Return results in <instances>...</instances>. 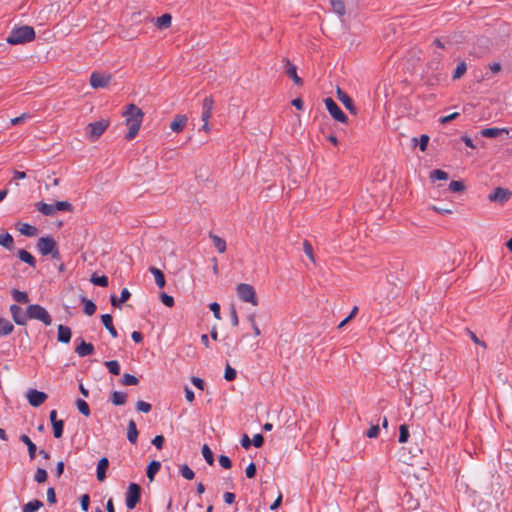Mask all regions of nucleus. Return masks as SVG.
I'll use <instances>...</instances> for the list:
<instances>
[{
	"mask_svg": "<svg viewBox=\"0 0 512 512\" xmlns=\"http://www.w3.org/2000/svg\"><path fill=\"white\" fill-rule=\"evenodd\" d=\"M136 408L140 412L148 413V412L151 411L152 406H151V404H149V403H147L145 401L140 400V401L137 402Z\"/></svg>",
	"mask_w": 512,
	"mask_h": 512,
	"instance_id": "nucleus-52",
	"label": "nucleus"
},
{
	"mask_svg": "<svg viewBox=\"0 0 512 512\" xmlns=\"http://www.w3.org/2000/svg\"><path fill=\"white\" fill-rule=\"evenodd\" d=\"M81 302L84 305L85 314L91 316L95 313L97 307L93 301L87 299L85 296H81Z\"/></svg>",
	"mask_w": 512,
	"mask_h": 512,
	"instance_id": "nucleus-33",
	"label": "nucleus"
},
{
	"mask_svg": "<svg viewBox=\"0 0 512 512\" xmlns=\"http://www.w3.org/2000/svg\"><path fill=\"white\" fill-rule=\"evenodd\" d=\"M149 271L153 274V276L155 278L156 285L159 288H163L165 286V283H166L165 276H164L163 272L160 269H158V268H156L154 266H151L149 268Z\"/></svg>",
	"mask_w": 512,
	"mask_h": 512,
	"instance_id": "nucleus-27",
	"label": "nucleus"
},
{
	"mask_svg": "<svg viewBox=\"0 0 512 512\" xmlns=\"http://www.w3.org/2000/svg\"><path fill=\"white\" fill-rule=\"evenodd\" d=\"M219 463L225 469H229L232 466V462H231L230 458L225 455H220Z\"/></svg>",
	"mask_w": 512,
	"mask_h": 512,
	"instance_id": "nucleus-56",
	"label": "nucleus"
},
{
	"mask_svg": "<svg viewBox=\"0 0 512 512\" xmlns=\"http://www.w3.org/2000/svg\"><path fill=\"white\" fill-rule=\"evenodd\" d=\"M111 81V75L93 72L90 76V84L94 89L105 88Z\"/></svg>",
	"mask_w": 512,
	"mask_h": 512,
	"instance_id": "nucleus-10",
	"label": "nucleus"
},
{
	"mask_svg": "<svg viewBox=\"0 0 512 512\" xmlns=\"http://www.w3.org/2000/svg\"><path fill=\"white\" fill-rule=\"evenodd\" d=\"M202 455L209 465H213V463H214L213 452L211 451L209 446L206 444H204L202 447Z\"/></svg>",
	"mask_w": 512,
	"mask_h": 512,
	"instance_id": "nucleus-42",
	"label": "nucleus"
},
{
	"mask_svg": "<svg viewBox=\"0 0 512 512\" xmlns=\"http://www.w3.org/2000/svg\"><path fill=\"white\" fill-rule=\"evenodd\" d=\"M37 248L43 256L51 254L55 259L60 258L56 241L50 236L40 237L37 241Z\"/></svg>",
	"mask_w": 512,
	"mask_h": 512,
	"instance_id": "nucleus-3",
	"label": "nucleus"
},
{
	"mask_svg": "<svg viewBox=\"0 0 512 512\" xmlns=\"http://www.w3.org/2000/svg\"><path fill=\"white\" fill-rule=\"evenodd\" d=\"M430 177L432 180H447L449 175L441 169H436L431 172Z\"/></svg>",
	"mask_w": 512,
	"mask_h": 512,
	"instance_id": "nucleus-45",
	"label": "nucleus"
},
{
	"mask_svg": "<svg viewBox=\"0 0 512 512\" xmlns=\"http://www.w3.org/2000/svg\"><path fill=\"white\" fill-rule=\"evenodd\" d=\"M429 143V136L426 134L421 135L419 139V148L421 151H425L427 149Z\"/></svg>",
	"mask_w": 512,
	"mask_h": 512,
	"instance_id": "nucleus-57",
	"label": "nucleus"
},
{
	"mask_svg": "<svg viewBox=\"0 0 512 512\" xmlns=\"http://www.w3.org/2000/svg\"><path fill=\"white\" fill-rule=\"evenodd\" d=\"M43 506V502L35 499L26 503L23 507V512H36Z\"/></svg>",
	"mask_w": 512,
	"mask_h": 512,
	"instance_id": "nucleus-34",
	"label": "nucleus"
},
{
	"mask_svg": "<svg viewBox=\"0 0 512 512\" xmlns=\"http://www.w3.org/2000/svg\"><path fill=\"white\" fill-rule=\"evenodd\" d=\"M464 189H465V186L462 181L453 180L449 184V190L451 192L457 193V192L463 191Z\"/></svg>",
	"mask_w": 512,
	"mask_h": 512,
	"instance_id": "nucleus-49",
	"label": "nucleus"
},
{
	"mask_svg": "<svg viewBox=\"0 0 512 512\" xmlns=\"http://www.w3.org/2000/svg\"><path fill=\"white\" fill-rule=\"evenodd\" d=\"M20 440L26 444L27 448H28V453H29V457L31 460L35 459L36 457V451H37V448H36V445L31 441V439L23 434L20 436Z\"/></svg>",
	"mask_w": 512,
	"mask_h": 512,
	"instance_id": "nucleus-29",
	"label": "nucleus"
},
{
	"mask_svg": "<svg viewBox=\"0 0 512 512\" xmlns=\"http://www.w3.org/2000/svg\"><path fill=\"white\" fill-rule=\"evenodd\" d=\"M90 281L94 285H97V286H100V287H107L108 286V277L105 276V275L98 276L96 273H94L91 276Z\"/></svg>",
	"mask_w": 512,
	"mask_h": 512,
	"instance_id": "nucleus-37",
	"label": "nucleus"
},
{
	"mask_svg": "<svg viewBox=\"0 0 512 512\" xmlns=\"http://www.w3.org/2000/svg\"><path fill=\"white\" fill-rule=\"evenodd\" d=\"M210 238L219 253H224L226 251V242L224 239L215 234H210Z\"/></svg>",
	"mask_w": 512,
	"mask_h": 512,
	"instance_id": "nucleus-32",
	"label": "nucleus"
},
{
	"mask_svg": "<svg viewBox=\"0 0 512 512\" xmlns=\"http://www.w3.org/2000/svg\"><path fill=\"white\" fill-rule=\"evenodd\" d=\"M101 321H102L103 325L105 326V328L109 331L110 335L113 338H117L118 332L113 325L112 316L110 314H103L101 316Z\"/></svg>",
	"mask_w": 512,
	"mask_h": 512,
	"instance_id": "nucleus-21",
	"label": "nucleus"
},
{
	"mask_svg": "<svg viewBox=\"0 0 512 512\" xmlns=\"http://www.w3.org/2000/svg\"><path fill=\"white\" fill-rule=\"evenodd\" d=\"M18 230L22 235L28 237H34L38 234V229L35 226L30 225L28 223H19Z\"/></svg>",
	"mask_w": 512,
	"mask_h": 512,
	"instance_id": "nucleus-22",
	"label": "nucleus"
},
{
	"mask_svg": "<svg viewBox=\"0 0 512 512\" xmlns=\"http://www.w3.org/2000/svg\"><path fill=\"white\" fill-rule=\"evenodd\" d=\"M55 211H72L73 210V207L71 205V203L67 202V201H58L56 202L55 204Z\"/></svg>",
	"mask_w": 512,
	"mask_h": 512,
	"instance_id": "nucleus-47",
	"label": "nucleus"
},
{
	"mask_svg": "<svg viewBox=\"0 0 512 512\" xmlns=\"http://www.w3.org/2000/svg\"><path fill=\"white\" fill-rule=\"evenodd\" d=\"M330 4L333 8V11L339 16H343L345 14V5L343 0H330Z\"/></svg>",
	"mask_w": 512,
	"mask_h": 512,
	"instance_id": "nucleus-38",
	"label": "nucleus"
},
{
	"mask_svg": "<svg viewBox=\"0 0 512 512\" xmlns=\"http://www.w3.org/2000/svg\"><path fill=\"white\" fill-rule=\"evenodd\" d=\"M34 39L35 31L33 27L24 25L13 28L9 36L6 38V41L10 45H18L31 42Z\"/></svg>",
	"mask_w": 512,
	"mask_h": 512,
	"instance_id": "nucleus-2",
	"label": "nucleus"
},
{
	"mask_svg": "<svg viewBox=\"0 0 512 512\" xmlns=\"http://www.w3.org/2000/svg\"><path fill=\"white\" fill-rule=\"evenodd\" d=\"M152 444L157 449H161L163 447V444H164V437L162 435L155 436L154 439L152 440Z\"/></svg>",
	"mask_w": 512,
	"mask_h": 512,
	"instance_id": "nucleus-61",
	"label": "nucleus"
},
{
	"mask_svg": "<svg viewBox=\"0 0 512 512\" xmlns=\"http://www.w3.org/2000/svg\"><path fill=\"white\" fill-rule=\"evenodd\" d=\"M337 98L350 113L354 115L357 114V109L354 105L352 98L340 88L337 89Z\"/></svg>",
	"mask_w": 512,
	"mask_h": 512,
	"instance_id": "nucleus-13",
	"label": "nucleus"
},
{
	"mask_svg": "<svg viewBox=\"0 0 512 512\" xmlns=\"http://www.w3.org/2000/svg\"><path fill=\"white\" fill-rule=\"evenodd\" d=\"M236 292L240 300L246 303H251L253 306L258 305L256 291L252 285L240 283L236 287Z\"/></svg>",
	"mask_w": 512,
	"mask_h": 512,
	"instance_id": "nucleus-5",
	"label": "nucleus"
},
{
	"mask_svg": "<svg viewBox=\"0 0 512 512\" xmlns=\"http://www.w3.org/2000/svg\"><path fill=\"white\" fill-rule=\"evenodd\" d=\"M380 432L379 425H372L367 431L366 436L368 438H376Z\"/></svg>",
	"mask_w": 512,
	"mask_h": 512,
	"instance_id": "nucleus-53",
	"label": "nucleus"
},
{
	"mask_svg": "<svg viewBox=\"0 0 512 512\" xmlns=\"http://www.w3.org/2000/svg\"><path fill=\"white\" fill-rule=\"evenodd\" d=\"M214 107V101L212 97H205L202 104V121H208L211 117L212 110Z\"/></svg>",
	"mask_w": 512,
	"mask_h": 512,
	"instance_id": "nucleus-17",
	"label": "nucleus"
},
{
	"mask_svg": "<svg viewBox=\"0 0 512 512\" xmlns=\"http://www.w3.org/2000/svg\"><path fill=\"white\" fill-rule=\"evenodd\" d=\"M71 329L68 326L65 325H59L58 326V335L57 339L61 343H69L71 340Z\"/></svg>",
	"mask_w": 512,
	"mask_h": 512,
	"instance_id": "nucleus-20",
	"label": "nucleus"
},
{
	"mask_svg": "<svg viewBox=\"0 0 512 512\" xmlns=\"http://www.w3.org/2000/svg\"><path fill=\"white\" fill-rule=\"evenodd\" d=\"M47 501L50 504H55L56 503V494H55L54 488H52V487L47 489Z\"/></svg>",
	"mask_w": 512,
	"mask_h": 512,
	"instance_id": "nucleus-60",
	"label": "nucleus"
},
{
	"mask_svg": "<svg viewBox=\"0 0 512 512\" xmlns=\"http://www.w3.org/2000/svg\"><path fill=\"white\" fill-rule=\"evenodd\" d=\"M11 295H12L13 299L18 303L26 304L29 302L28 294L24 291H20L18 289H12Z\"/></svg>",
	"mask_w": 512,
	"mask_h": 512,
	"instance_id": "nucleus-31",
	"label": "nucleus"
},
{
	"mask_svg": "<svg viewBox=\"0 0 512 512\" xmlns=\"http://www.w3.org/2000/svg\"><path fill=\"white\" fill-rule=\"evenodd\" d=\"M34 479L37 483H44L47 480V471L43 468H37Z\"/></svg>",
	"mask_w": 512,
	"mask_h": 512,
	"instance_id": "nucleus-48",
	"label": "nucleus"
},
{
	"mask_svg": "<svg viewBox=\"0 0 512 512\" xmlns=\"http://www.w3.org/2000/svg\"><path fill=\"white\" fill-rule=\"evenodd\" d=\"M18 257L21 261L27 263L29 266L35 268L36 267V259L34 256L26 251L25 249L18 250Z\"/></svg>",
	"mask_w": 512,
	"mask_h": 512,
	"instance_id": "nucleus-25",
	"label": "nucleus"
},
{
	"mask_svg": "<svg viewBox=\"0 0 512 512\" xmlns=\"http://www.w3.org/2000/svg\"><path fill=\"white\" fill-rule=\"evenodd\" d=\"M110 121L108 119H101L96 122L89 123L86 126V136L90 141L97 140L109 127Z\"/></svg>",
	"mask_w": 512,
	"mask_h": 512,
	"instance_id": "nucleus-4",
	"label": "nucleus"
},
{
	"mask_svg": "<svg viewBox=\"0 0 512 512\" xmlns=\"http://www.w3.org/2000/svg\"><path fill=\"white\" fill-rule=\"evenodd\" d=\"M172 17L170 14H163L157 18L156 25L159 29H166L171 25Z\"/></svg>",
	"mask_w": 512,
	"mask_h": 512,
	"instance_id": "nucleus-36",
	"label": "nucleus"
},
{
	"mask_svg": "<svg viewBox=\"0 0 512 512\" xmlns=\"http://www.w3.org/2000/svg\"><path fill=\"white\" fill-rule=\"evenodd\" d=\"M52 427H53V435L55 438H61L62 435H63V427H64V422L63 420H59L57 422H54L52 424Z\"/></svg>",
	"mask_w": 512,
	"mask_h": 512,
	"instance_id": "nucleus-44",
	"label": "nucleus"
},
{
	"mask_svg": "<svg viewBox=\"0 0 512 512\" xmlns=\"http://www.w3.org/2000/svg\"><path fill=\"white\" fill-rule=\"evenodd\" d=\"M126 399H127V395L124 392L114 391L112 393L111 401L114 405H117V406L123 405V404H125Z\"/></svg>",
	"mask_w": 512,
	"mask_h": 512,
	"instance_id": "nucleus-35",
	"label": "nucleus"
},
{
	"mask_svg": "<svg viewBox=\"0 0 512 512\" xmlns=\"http://www.w3.org/2000/svg\"><path fill=\"white\" fill-rule=\"evenodd\" d=\"M161 468V463L159 461L153 460L151 461L146 470V475L150 481H153L155 478V475L158 473V471Z\"/></svg>",
	"mask_w": 512,
	"mask_h": 512,
	"instance_id": "nucleus-26",
	"label": "nucleus"
},
{
	"mask_svg": "<svg viewBox=\"0 0 512 512\" xmlns=\"http://www.w3.org/2000/svg\"><path fill=\"white\" fill-rule=\"evenodd\" d=\"M127 439L130 443L136 444L138 440V430L134 420H130L127 428Z\"/></svg>",
	"mask_w": 512,
	"mask_h": 512,
	"instance_id": "nucleus-24",
	"label": "nucleus"
},
{
	"mask_svg": "<svg viewBox=\"0 0 512 512\" xmlns=\"http://www.w3.org/2000/svg\"><path fill=\"white\" fill-rule=\"evenodd\" d=\"M121 383H122V385H125V386H134L139 383V379L137 377H135L134 375L125 373L123 375Z\"/></svg>",
	"mask_w": 512,
	"mask_h": 512,
	"instance_id": "nucleus-39",
	"label": "nucleus"
},
{
	"mask_svg": "<svg viewBox=\"0 0 512 512\" xmlns=\"http://www.w3.org/2000/svg\"><path fill=\"white\" fill-rule=\"evenodd\" d=\"M28 319L39 320L46 326H49L52 323V318L48 311L43 306L38 304H31L28 306Z\"/></svg>",
	"mask_w": 512,
	"mask_h": 512,
	"instance_id": "nucleus-6",
	"label": "nucleus"
},
{
	"mask_svg": "<svg viewBox=\"0 0 512 512\" xmlns=\"http://www.w3.org/2000/svg\"><path fill=\"white\" fill-rule=\"evenodd\" d=\"M125 117L126 125L128 126V132L126 134L127 140L135 138L141 127L144 113L143 111L134 104H129L126 110L123 112Z\"/></svg>",
	"mask_w": 512,
	"mask_h": 512,
	"instance_id": "nucleus-1",
	"label": "nucleus"
},
{
	"mask_svg": "<svg viewBox=\"0 0 512 512\" xmlns=\"http://www.w3.org/2000/svg\"><path fill=\"white\" fill-rule=\"evenodd\" d=\"M161 301L167 307H172L174 305V298L166 293L161 294Z\"/></svg>",
	"mask_w": 512,
	"mask_h": 512,
	"instance_id": "nucleus-55",
	"label": "nucleus"
},
{
	"mask_svg": "<svg viewBox=\"0 0 512 512\" xmlns=\"http://www.w3.org/2000/svg\"><path fill=\"white\" fill-rule=\"evenodd\" d=\"M303 249H304V252L305 254L312 260L314 261V256H313V247L311 245V243L307 240L304 241L303 243Z\"/></svg>",
	"mask_w": 512,
	"mask_h": 512,
	"instance_id": "nucleus-54",
	"label": "nucleus"
},
{
	"mask_svg": "<svg viewBox=\"0 0 512 512\" xmlns=\"http://www.w3.org/2000/svg\"><path fill=\"white\" fill-rule=\"evenodd\" d=\"M409 438V430L407 425L403 424L399 427V439L400 443H406Z\"/></svg>",
	"mask_w": 512,
	"mask_h": 512,
	"instance_id": "nucleus-46",
	"label": "nucleus"
},
{
	"mask_svg": "<svg viewBox=\"0 0 512 512\" xmlns=\"http://www.w3.org/2000/svg\"><path fill=\"white\" fill-rule=\"evenodd\" d=\"M94 346L91 343L85 342L83 339H81L79 345L75 348V352L80 357H85L92 355L94 353Z\"/></svg>",
	"mask_w": 512,
	"mask_h": 512,
	"instance_id": "nucleus-18",
	"label": "nucleus"
},
{
	"mask_svg": "<svg viewBox=\"0 0 512 512\" xmlns=\"http://www.w3.org/2000/svg\"><path fill=\"white\" fill-rule=\"evenodd\" d=\"M283 62L285 64V73L287 74V76L290 77L296 85H302L303 81L297 74V67L294 64H292L287 58H284Z\"/></svg>",
	"mask_w": 512,
	"mask_h": 512,
	"instance_id": "nucleus-14",
	"label": "nucleus"
},
{
	"mask_svg": "<svg viewBox=\"0 0 512 512\" xmlns=\"http://www.w3.org/2000/svg\"><path fill=\"white\" fill-rule=\"evenodd\" d=\"M47 399L46 393L42 391H38L36 389H30L27 392V400L29 404L33 407H39L41 404L45 402Z\"/></svg>",
	"mask_w": 512,
	"mask_h": 512,
	"instance_id": "nucleus-12",
	"label": "nucleus"
},
{
	"mask_svg": "<svg viewBox=\"0 0 512 512\" xmlns=\"http://www.w3.org/2000/svg\"><path fill=\"white\" fill-rule=\"evenodd\" d=\"M191 382L198 389L204 390L205 383H204V381L201 378L194 376V377L191 378Z\"/></svg>",
	"mask_w": 512,
	"mask_h": 512,
	"instance_id": "nucleus-64",
	"label": "nucleus"
},
{
	"mask_svg": "<svg viewBox=\"0 0 512 512\" xmlns=\"http://www.w3.org/2000/svg\"><path fill=\"white\" fill-rule=\"evenodd\" d=\"M54 207V204H47L44 202H39L36 204L37 210L45 216H53L56 213Z\"/></svg>",
	"mask_w": 512,
	"mask_h": 512,
	"instance_id": "nucleus-28",
	"label": "nucleus"
},
{
	"mask_svg": "<svg viewBox=\"0 0 512 512\" xmlns=\"http://www.w3.org/2000/svg\"><path fill=\"white\" fill-rule=\"evenodd\" d=\"M108 466L109 460L106 457H103L98 461L96 469V476L98 481L102 482L106 479V470Z\"/></svg>",
	"mask_w": 512,
	"mask_h": 512,
	"instance_id": "nucleus-19",
	"label": "nucleus"
},
{
	"mask_svg": "<svg viewBox=\"0 0 512 512\" xmlns=\"http://www.w3.org/2000/svg\"><path fill=\"white\" fill-rule=\"evenodd\" d=\"M510 129L508 128H484L480 131V135L486 138H496L502 134H509Z\"/></svg>",
	"mask_w": 512,
	"mask_h": 512,
	"instance_id": "nucleus-15",
	"label": "nucleus"
},
{
	"mask_svg": "<svg viewBox=\"0 0 512 512\" xmlns=\"http://www.w3.org/2000/svg\"><path fill=\"white\" fill-rule=\"evenodd\" d=\"M466 70H467L466 63L465 62H460L457 65V67H456V69L454 71L453 78L454 79H459L462 75H464Z\"/></svg>",
	"mask_w": 512,
	"mask_h": 512,
	"instance_id": "nucleus-50",
	"label": "nucleus"
},
{
	"mask_svg": "<svg viewBox=\"0 0 512 512\" xmlns=\"http://www.w3.org/2000/svg\"><path fill=\"white\" fill-rule=\"evenodd\" d=\"M459 115H460V114H459L458 112H454V113H452V114H449V115H447V116H444V117L440 118V122H441L442 124H447V123H449L450 121H452V120L456 119L457 117H459Z\"/></svg>",
	"mask_w": 512,
	"mask_h": 512,
	"instance_id": "nucleus-63",
	"label": "nucleus"
},
{
	"mask_svg": "<svg viewBox=\"0 0 512 512\" xmlns=\"http://www.w3.org/2000/svg\"><path fill=\"white\" fill-rule=\"evenodd\" d=\"M14 239L8 232L0 234V245L8 250L13 249Z\"/></svg>",
	"mask_w": 512,
	"mask_h": 512,
	"instance_id": "nucleus-30",
	"label": "nucleus"
},
{
	"mask_svg": "<svg viewBox=\"0 0 512 512\" xmlns=\"http://www.w3.org/2000/svg\"><path fill=\"white\" fill-rule=\"evenodd\" d=\"M236 375H237L236 370L234 368H232L230 365H227L225 368L224 378L227 381H233L236 378Z\"/></svg>",
	"mask_w": 512,
	"mask_h": 512,
	"instance_id": "nucleus-51",
	"label": "nucleus"
},
{
	"mask_svg": "<svg viewBox=\"0 0 512 512\" xmlns=\"http://www.w3.org/2000/svg\"><path fill=\"white\" fill-rule=\"evenodd\" d=\"M105 366L108 371L113 375H119L120 373V365L116 360H110L105 362Z\"/></svg>",
	"mask_w": 512,
	"mask_h": 512,
	"instance_id": "nucleus-41",
	"label": "nucleus"
},
{
	"mask_svg": "<svg viewBox=\"0 0 512 512\" xmlns=\"http://www.w3.org/2000/svg\"><path fill=\"white\" fill-rule=\"evenodd\" d=\"M187 121H188V118L186 115H183V114L176 115L174 117L173 121L170 123V129L173 132L179 133L184 129V127L187 124Z\"/></svg>",
	"mask_w": 512,
	"mask_h": 512,
	"instance_id": "nucleus-16",
	"label": "nucleus"
},
{
	"mask_svg": "<svg viewBox=\"0 0 512 512\" xmlns=\"http://www.w3.org/2000/svg\"><path fill=\"white\" fill-rule=\"evenodd\" d=\"M11 316L13 318V321L17 325H26L28 321V308L26 309V312L24 313L22 308L18 306L17 304H12L9 308Z\"/></svg>",
	"mask_w": 512,
	"mask_h": 512,
	"instance_id": "nucleus-11",
	"label": "nucleus"
},
{
	"mask_svg": "<svg viewBox=\"0 0 512 512\" xmlns=\"http://www.w3.org/2000/svg\"><path fill=\"white\" fill-rule=\"evenodd\" d=\"M30 117H31L30 114L23 113L19 117H15V118L11 119V124L14 126L18 125V124L22 123L23 121L29 119Z\"/></svg>",
	"mask_w": 512,
	"mask_h": 512,
	"instance_id": "nucleus-58",
	"label": "nucleus"
},
{
	"mask_svg": "<svg viewBox=\"0 0 512 512\" xmlns=\"http://www.w3.org/2000/svg\"><path fill=\"white\" fill-rule=\"evenodd\" d=\"M512 197V191L507 188L497 187L488 195V200L490 202H495L499 204H504L510 200Z\"/></svg>",
	"mask_w": 512,
	"mask_h": 512,
	"instance_id": "nucleus-8",
	"label": "nucleus"
},
{
	"mask_svg": "<svg viewBox=\"0 0 512 512\" xmlns=\"http://www.w3.org/2000/svg\"><path fill=\"white\" fill-rule=\"evenodd\" d=\"M181 476L187 480H192L195 476L194 471L186 464L180 467Z\"/></svg>",
	"mask_w": 512,
	"mask_h": 512,
	"instance_id": "nucleus-43",
	"label": "nucleus"
},
{
	"mask_svg": "<svg viewBox=\"0 0 512 512\" xmlns=\"http://www.w3.org/2000/svg\"><path fill=\"white\" fill-rule=\"evenodd\" d=\"M210 310L213 312L216 319H220V305L213 302L209 305Z\"/></svg>",
	"mask_w": 512,
	"mask_h": 512,
	"instance_id": "nucleus-62",
	"label": "nucleus"
},
{
	"mask_svg": "<svg viewBox=\"0 0 512 512\" xmlns=\"http://www.w3.org/2000/svg\"><path fill=\"white\" fill-rule=\"evenodd\" d=\"M14 330V325L6 318L0 317V337L10 335Z\"/></svg>",
	"mask_w": 512,
	"mask_h": 512,
	"instance_id": "nucleus-23",
	"label": "nucleus"
},
{
	"mask_svg": "<svg viewBox=\"0 0 512 512\" xmlns=\"http://www.w3.org/2000/svg\"><path fill=\"white\" fill-rule=\"evenodd\" d=\"M325 106L330 113V115L337 121L341 123L347 122V116L341 110V108L337 105V103L332 98H326L324 100Z\"/></svg>",
	"mask_w": 512,
	"mask_h": 512,
	"instance_id": "nucleus-9",
	"label": "nucleus"
},
{
	"mask_svg": "<svg viewBox=\"0 0 512 512\" xmlns=\"http://www.w3.org/2000/svg\"><path fill=\"white\" fill-rule=\"evenodd\" d=\"M245 474H246L247 478H253L255 476V474H256V465L253 462H251L246 467Z\"/></svg>",
	"mask_w": 512,
	"mask_h": 512,
	"instance_id": "nucleus-59",
	"label": "nucleus"
},
{
	"mask_svg": "<svg viewBox=\"0 0 512 512\" xmlns=\"http://www.w3.org/2000/svg\"><path fill=\"white\" fill-rule=\"evenodd\" d=\"M76 406L81 414L88 417L90 415V408L86 401L83 399H77Z\"/></svg>",
	"mask_w": 512,
	"mask_h": 512,
	"instance_id": "nucleus-40",
	"label": "nucleus"
},
{
	"mask_svg": "<svg viewBox=\"0 0 512 512\" xmlns=\"http://www.w3.org/2000/svg\"><path fill=\"white\" fill-rule=\"evenodd\" d=\"M141 498V487L136 483H130L126 495L125 503L128 509L132 510L139 503Z\"/></svg>",
	"mask_w": 512,
	"mask_h": 512,
	"instance_id": "nucleus-7",
	"label": "nucleus"
}]
</instances>
